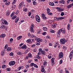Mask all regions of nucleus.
I'll use <instances>...</instances> for the list:
<instances>
[{"instance_id":"obj_1","label":"nucleus","mask_w":73,"mask_h":73,"mask_svg":"<svg viewBox=\"0 0 73 73\" xmlns=\"http://www.w3.org/2000/svg\"><path fill=\"white\" fill-rule=\"evenodd\" d=\"M60 43H61L62 44H65V42H66V40L65 39H61L60 40Z\"/></svg>"},{"instance_id":"obj_2","label":"nucleus","mask_w":73,"mask_h":73,"mask_svg":"<svg viewBox=\"0 0 73 73\" xmlns=\"http://www.w3.org/2000/svg\"><path fill=\"white\" fill-rule=\"evenodd\" d=\"M56 9H57V10L58 12H62V11H64V9H62L60 7H56Z\"/></svg>"},{"instance_id":"obj_3","label":"nucleus","mask_w":73,"mask_h":73,"mask_svg":"<svg viewBox=\"0 0 73 73\" xmlns=\"http://www.w3.org/2000/svg\"><path fill=\"white\" fill-rule=\"evenodd\" d=\"M23 5L24 6V2H21L19 5L18 6V8L19 9L20 8H21V7H23Z\"/></svg>"},{"instance_id":"obj_4","label":"nucleus","mask_w":73,"mask_h":73,"mask_svg":"<svg viewBox=\"0 0 73 73\" xmlns=\"http://www.w3.org/2000/svg\"><path fill=\"white\" fill-rule=\"evenodd\" d=\"M63 56H64V54H63V53H62V52H60L59 54V58H62V57H63Z\"/></svg>"},{"instance_id":"obj_5","label":"nucleus","mask_w":73,"mask_h":73,"mask_svg":"<svg viewBox=\"0 0 73 73\" xmlns=\"http://www.w3.org/2000/svg\"><path fill=\"white\" fill-rule=\"evenodd\" d=\"M15 64V62L14 61H12L10 62L9 63V65H14Z\"/></svg>"},{"instance_id":"obj_6","label":"nucleus","mask_w":73,"mask_h":73,"mask_svg":"<svg viewBox=\"0 0 73 73\" xmlns=\"http://www.w3.org/2000/svg\"><path fill=\"white\" fill-rule=\"evenodd\" d=\"M62 32V30L61 29H60L58 31V35H60V33H61V32Z\"/></svg>"},{"instance_id":"obj_7","label":"nucleus","mask_w":73,"mask_h":73,"mask_svg":"<svg viewBox=\"0 0 73 73\" xmlns=\"http://www.w3.org/2000/svg\"><path fill=\"white\" fill-rule=\"evenodd\" d=\"M2 23L3 24H5V25H8V24L7 21L5 20H4L2 21Z\"/></svg>"},{"instance_id":"obj_8","label":"nucleus","mask_w":73,"mask_h":73,"mask_svg":"<svg viewBox=\"0 0 73 73\" xmlns=\"http://www.w3.org/2000/svg\"><path fill=\"white\" fill-rule=\"evenodd\" d=\"M51 60L52 65H54V58H52Z\"/></svg>"},{"instance_id":"obj_9","label":"nucleus","mask_w":73,"mask_h":73,"mask_svg":"<svg viewBox=\"0 0 73 73\" xmlns=\"http://www.w3.org/2000/svg\"><path fill=\"white\" fill-rule=\"evenodd\" d=\"M42 19H43L44 20H46L47 19V17L45 16V15H44V14H42Z\"/></svg>"},{"instance_id":"obj_10","label":"nucleus","mask_w":73,"mask_h":73,"mask_svg":"<svg viewBox=\"0 0 73 73\" xmlns=\"http://www.w3.org/2000/svg\"><path fill=\"white\" fill-rule=\"evenodd\" d=\"M59 3H61V4H64L65 3V1L64 0H60L59 1Z\"/></svg>"},{"instance_id":"obj_11","label":"nucleus","mask_w":73,"mask_h":73,"mask_svg":"<svg viewBox=\"0 0 73 73\" xmlns=\"http://www.w3.org/2000/svg\"><path fill=\"white\" fill-rule=\"evenodd\" d=\"M1 28V29H4V28H7V27L5 26L4 25H2L0 27Z\"/></svg>"},{"instance_id":"obj_12","label":"nucleus","mask_w":73,"mask_h":73,"mask_svg":"<svg viewBox=\"0 0 73 73\" xmlns=\"http://www.w3.org/2000/svg\"><path fill=\"white\" fill-rule=\"evenodd\" d=\"M0 37L3 38V37H5V34H1L0 36Z\"/></svg>"},{"instance_id":"obj_13","label":"nucleus","mask_w":73,"mask_h":73,"mask_svg":"<svg viewBox=\"0 0 73 73\" xmlns=\"http://www.w3.org/2000/svg\"><path fill=\"white\" fill-rule=\"evenodd\" d=\"M22 49H27V46L26 45H24L22 46L21 48Z\"/></svg>"},{"instance_id":"obj_14","label":"nucleus","mask_w":73,"mask_h":73,"mask_svg":"<svg viewBox=\"0 0 73 73\" xmlns=\"http://www.w3.org/2000/svg\"><path fill=\"white\" fill-rule=\"evenodd\" d=\"M9 15H10V12L9 11H8L6 12V15L7 16H9Z\"/></svg>"},{"instance_id":"obj_15","label":"nucleus","mask_w":73,"mask_h":73,"mask_svg":"<svg viewBox=\"0 0 73 73\" xmlns=\"http://www.w3.org/2000/svg\"><path fill=\"white\" fill-rule=\"evenodd\" d=\"M15 8H16V5H13L12 6V10H13V9H15Z\"/></svg>"},{"instance_id":"obj_16","label":"nucleus","mask_w":73,"mask_h":73,"mask_svg":"<svg viewBox=\"0 0 73 73\" xmlns=\"http://www.w3.org/2000/svg\"><path fill=\"white\" fill-rule=\"evenodd\" d=\"M1 56H4L5 54V51H3L1 52Z\"/></svg>"},{"instance_id":"obj_17","label":"nucleus","mask_w":73,"mask_h":73,"mask_svg":"<svg viewBox=\"0 0 73 73\" xmlns=\"http://www.w3.org/2000/svg\"><path fill=\"white\" fill-rule=\"evenodd\" d=\"M72 7V4H70L67 7V8L69 9V8H71Z\"/></svg>"},{"instance_id":"obj_18","label":"nucleus","mask_w":73,"mask_h":73,"mask_svg":"<svg viewBox=\"0 0 73 73\" xmlns=\"http://www.w3.org/2000/svg\"><path fill=\"white\" fill-rule=\"evenodd\" d=\"M19 18L18 17L15 20V23H17L18 21H19Z\"/></svg>"},{"instance_id":"obj_19","label":"nucleus","mask_w":73,"mask_h":73,"mask_svg":"<svg viewBox=\"0 0 73 73\" xmlns=\"http://www.w3.org/2000/svg\"><path fill=\"white\" fill-rule=\"evenodd\" d=\"M7 51H8V52L9 51H11V50H12L11 49V47H8L7 49Z\"/></svg>"},{"instance_id":"obj_20","label":"nucleus","mask_w":73,"mask_h":73,"mask_svg":"<svg viewBox=\"0 0 73 73\" xmlns=\"http://www.w3.org/2000/svg\"><path fill=\"white\" fill-rule=\"evenodd\" d=\"M34 27H35L34 24H31V25L30 26V28L33 29V28H34Z\"/></svg>"},{"instance_id":"obj_21","label":"nucleus","mask_w":73,"mask_h":73,"mask_svg":"<svg viewBox=\"0 0 73 73\" xmlns=\"http://www.w3.org/2000/svg\"><path fill=\"white\" fill-rule=\"evenodd\" d=\"M28 56L29 57L31 58L32 57V55L31 53H29L28 54Z\"/></svg>"},{"instance_id":"obj_22","label":"nucleus","mask_w":73,"mask_h":73,"mask_svg":"<svg viewBox=\"0 0 73 73\" xmlns=\"http://www.w3.org/2000/svg\"><path fill=\"white\" fill-rule=\"evenodd\" d=\"M17 54L18 55H20V56H21V55H22V53L20 51L17 52Z\"/></svg>"},{"instance_id":"obj_23","label":"nucleus","mask_w":73,"mask_h":73,"mask_svg":"<svg viewBox=\"0 0 73 73\" xmlns=\"http://www.w3.org/2000/svg\"><path fill=\"white\" fill-rule=\"evenodd\" d=\"M30 31L31 32H33V33L34 32H35V30H34V29H32L30 28Z\"/></svg>"},{"instance_id":"obj_24","label":"nucleus","mask_w":73,"mask_h":73,"mask_svg":"<svg viewBox=\"0 0 73 73\" xmlns=\"http://www.w3.org/2000/svg\"><path fill=\"white\" fill-rule=\"evenodd\" d=\"M43 29L44 31H46L47 30V28L45 27H43Z\"/></svg>"},{"instance_id":"obj_25","label":"nucleus","mask_w":73,"mask_h":73,"mask_svg":"<svg viewBox=\"0 0 73 73\" xmlns=\"http://www.w3.org/2000/svg\"><path fill=\"white\" fill-rule=\"evenodd\" d=\"M47 14L49 15H50V16H52V15H53V13L51 12H48V13H47Z\"/></svg>"},{"instance_id":"obj_26","label":"nucleus","mask_w":73,"mask_h":73,"mask_svg":"<svg viewBox=\"0 0 73 73\" xmlns=\"http://www.w3.org/2000/svg\"><path fill=\"white\" fill-rule=\"evenodd\" d=\"M6 65H5V64H3L2 65V68L4 69V68H6Z\"/></svg>"},{"instance_id":"obj_27","label":"nucleus","mask_w":73,"mask_h":73,"mask_svg":"<svg viewBox=\"0 0 73 73\" xmlns=\"http://www.w3.org/2000/svg\"><path fill=\"white\" fill-rule=\"evenodd\" d=\"M46 64H47V62L46 61H44V62L43 63V66H45L46 65Z\"/></svg>"},{"instance_id":"obj_28","label":"nucleus","mask_w":73,"mask_h":73,"mask_svg":"<svg viewBox=\"0 0 73 73\" xmlns=\"http://www.w3.org/2000/svg\"><path fill=\"white\" fill-rule=\"evenodd\" d=\"M36 20L37 22L39 23L40 21V18H38V19H36Z\"/></svg>"},{"instance_id":"obj_29","label":"nucleus","mask_w":73,"mask_h":73,"mask_svg":"<svg viewBox=\"0 0 73 73\" xmlns=\"http://www.w3.org/2000/svg\"><path fill=\"white\" fill-rule=\"evenodd\" d=\"M39 38L37 37L35 38V40L36 41H37V42H38V40H39Z\"/></svg>"},{"instance_id":"obj_30","label":"nucleus","mask_w":73,"mask_h":73,"mask_svg":"<svg viewBox=\"0 0 73 73\" xmlns=\"http://www.w3.org/2000/svg\"><path fill=\"white\" fill-rule=\"evenodd\" d=\"M21 38H22V36H19L18 37H17V39L19 40H20V39H21Z\"/></svg>"},{"instance_id":"obj_31","label":"nucleus","mask_w":73,"mask_h":73,"mask_svg":"<svg viewBox=\"0 0 73 73\" xmlns=\"http://www.w3.org/2000/svg\"><path fill=\"white\" fill-rule=\"evenodd\" d=\"M16 16H17L15 15L13 16L12 18V19H13V20H15V18H16Z\"/></svg>"},{"instance_id":"obj_32","label":"nucleus","mask_w":73,"mask_h":73,"mask_svg":"<svg viewBox=\"0 0 73 73\" xmlns=\"http://www.w3.org/2000/svg\"><path fill=\"white\" fill-rule=\"evenodd\" d=\"M54 3L53 2L50 3H49V5H51L52 6H53V5H54Z\"/></svg>"},{"instance_id":"obj_33","label":"nucleus","mask_w":73,"mask_h":73,"mask_svg":"<svg viewBox=\"0 0 73 73\" xmlns=\"http://www.w3.org/2000/svg\"><path fill=\"white\" fill-rule=\"evenodd\" d=\"M10 4V3L9 2H7L6 3H5V5H9Z\"/></svg>"},{"instance_id":"obj_34","label":"nucleus","mask_w":73,"mask_h":73,"mask_svg":"<svg viewBox=\"0 0 73 73\" xmlns=\"http://www.w3.org/2000/svg\"><path fill=\"white\" fill-rule=\"evenodd\" d=\"M69 28H70V24H68L67 25V29L68 30H69Z\"/></svg>"},{"instance_id":"obj_35","label":"nucleus","mask_w":73,"mask_h":73,"mask_svg":"<svg viewBox=\"0 0 73 73\" xmlns=\"http://www.w3.org/2000/svg\"><path fill=\"white\" fill-rule=\"evenodd\" d=\"M44 70H45L44 68L43 67L41 70V72H44Z\"/></svg>"},{"instance_id":"obj_36","label":"nucleus","mask_w":73,"mask_h":73,"mask_svg":"<svg viewBox=\"0 0 73 73\" xmlns=\"http://www.w3.org/2000/svg\"><path fill=\"white\" fill-rule=\"evenodd\" d=\"M36 19H37L40 18V17L38 16V15H36L35 17Z\"/></svg>"},{"instance_id":"obj_37","label":"nucleus","mask_w":73,"mask_h":73,"mask_svg":"<svg viewBox=\"0 0 73 73\" xmlns=\"http://www.w3.org/2000/svg\"><path fill=\"white\" fill-rule=\"evenodd\" d=\"M50 10L49 9V8H48L47 9V13H48V12H50Z\"/></svg>"},{"instance_id":"obj_38","label":"nucleus","mask_w":73,"mask_h":73,"mask_svg":"<svg viewBox=\"0 0 73 73\" xmlns=\"http://www.w3.org/2000/svg\"><path fill=\"white\" fill-rule=\"evenodd\" d=\"M13 39L12 38H11L10 40V42L11 43L12 42V41H13Z\"/></svg>"},{"instance_id":"obj_39","label":"nucleus","mask_w":73,"mask_h":73,"mask_svg":"<svg viewBox=\"0 0 73 73\" xmlns=\"http://www.w3.org/2000/svg\"><path fill=\"white\" fill-rule=\"evenodd\" d=\"M48 57L49 59H50L52 58V56H51V55H49L48 56Z\"/></svg>"},{"instance_id":"obj_40","label":"nucleus","mask_w":73,"mask_h":73,"mask_svg":"<svg viewBox=\"0 0 73 73\" xmlns=\"http://www.w3.org/2000/svg\"><path fill=\"white\" fill-rule=\"evenodd\" d=\"M34 67H35L36 68H38V66H37V65L35 64H34Z\"/></svg>"},{"instance_id":"obj_41","label":"nucleus","mask_w":73,"mask_h":73,"mask_svg":"<svg viewBox=\"0 0 73 73\" xmlns=\"http://www.w3.org/2000/svg\"><path fill=\"white\" fill-rule=\"evenodd\" d=\"M16 0H14V1L12 3V4H15V3H16Z\"/></svg>"},{"instance_id":"obj_42","label":"nucleus","mask_w":73,"mask_h":73,"mask_svg":"<svg viewBox=\"0 0 73 73\" xmlns=\"http://www.w3.org/2000/svg\"><path fill=\"white\" fill-rule=\"evenodd\" d=\"M65 19V17H59V19L60 20H62V19Z\"/></svg>"},{"instance_id":"obj_43","label":"nucleus","mask_w":73,"mask_h":73,"mask_svg":"<svg viewBox=\"0 0 73 73\" xmlns=\"http://www.w3.org/2000/svg\"><path fill=\"white\" fill-rule=\"evenodd\" d=\"M30 17L31 19H34V18H35V17H34L33 15H32Z\"/></svg>"},{"instance_id":"obj_44","label":"nucleus","mask_w":73,"mask_h":73,"mask_svg":"<svg viewBox=\"0 0 73 73\" xmlns=\"http://www.w3.org/2000/svg\"><path fill=\"white\" fill-rule=\"evenodd\" d=\"M70 56H73V50L70 52Z\"/></svg>"},{"instance_id":"obj_45","label":"nucleus","mask_w":73,"mask_h":73,"mask_svg":"<svg viewBox=\"0 0 73 73\" xmlns=\"http://www.w3.org/2000/svg\"><path fill=\"white\" fill-rule=\"evenodd\" d=\"M38 52H42V49L41 48H39L38 50Z\"/></svg>"},{"instance_id":"obj_46","label":"nucleus","mask_w":73,"mask_h":73,"mask_svg":"<svg viewBox=\"0 0 73 73\" xmlns=\"http://www.w3.org/2000/svg\"><path fill=\"white\" fill-rule=\"evenodd\" d=\"M42 39L39 38V39L38 42H42Z\"/></svg>"},{"instance_id":"obj_47","label":"nucleus","mask_w":73,"mask_h":73,"mask_svg":"<svg viewBox=\"0 0 73 73\" xmlns=\"http://www.w3.org/2000/svg\"><path fill=\"white\" fill-rule=\"evenodd\" d=\"M62 32L63 33V34H65V31L64 30H62Z\"/></svg>"},{"instance_id":"obj_48","label":"nucleus","mask_w":73,"mask_h":73,"mask_svg":"<svg viewBox=\"0 0 73 73\" xmlns=\"http://www.w3.org/2000/svg\"><path fill=\"white\" fill-rule=\"evenodd\" d=\"M36 45H40V42H37L36 43Z\"/></svg>"},{"instance_id":"obj_49","label":"nucleus","mask_w":73,"mask_h":73,"mask_svg":"<svg viewBox=\"0 0 73 73\" xmlns=\"http://www.w3.org/2000/svg\"><path fill=\"white\" fill-rule=\"evenodd\" d=\"M33 5H36V4H37V3H36V2L35 1L33 2Z\"/></svg>"},{"instance_id":"obj_50","label":"nucleus","mask_w":73,"mask_h":73,"mask_svg":"<svg viewBox=\"0 0 73 73\" xmlns=\"http://www.w3.org/2000/svg\"><path fill=\"white\" fill-rule=\"evenodd\" d=\"M36 45H35V44H33L31 46L32 47V48H34V47Z\"/></svg>"},{"instance_id":"obj_51","label":"nucleus","mask_w":73,"mask_h":73,"mask_svg":"<svg viewBox=\"0 0 73 73\" xmlns=\"http://www.w3.org/2000/svg\"><path fill=\"white\" fill-rule=\"evenodd\" d=\"M50 32H51V33H54V32H55V31H54L52 30L50 31Z\"/></svg>"},{"instance_id":"obj_52","label":"nucleus","mask_w":73,"mask_h":73,"mask_svg":"<svg viewBox=\"0 0 73 73\" xmlns=\"http://www.w3.org/2000/svg\"><path fill=\"white\" fill-rule=\"evenodd\" d=\"M10 56H13V52H11L10 53Z\"/></svg>"},{"instance_id":"obj_53","label":"nucleus","mask_w":73,"mask_h":73,"mask_svg":"<svg viewBox=\"0 0 73 73\" xmlns=\"http://www.w3.org/2000/svg\"><path fill=\"white\" fill-rule=\"evenodd\" d=\"M6 70H7V71H8V72H9V71H10V70H11V69L9 68H8L6 69Z\"/></svg>"},{"instance_id":"obj_54","label":"nucleus","mask_w":73,"mask_h":73,"mask_svg":"<svg viewBox=\"0 0 73 73\" xmlns=\"http://www.w3.org/2000/svg\"><path fill=\"white\" fill-rule=\"evenodd\" d=\"M41 53H42V54H45V51H42L41 52Z\"/></svg>"},{"instance_id":"obj_55","label":"nucleus","mask_w":73,"mask_h":73,"mask_svg":"<svg viewBox=\"0 0 73 73\" xmlns=\"http://www.w3.org/2000/svg\"><path fill=\"white\" fill-rule=\"evenodd\" d=\"M15 13H12L11 15V17H12L14 15Z\"/></svg>"},{"instance_id":"obj_56","label":"nucleus","mask_w":73,"mask_h":73,"mask_svg":"<svg viewBox=\"0 0 73 73\" xmlns=\"http://www.w3.org/2000/svg\"><path fill=\"white\" fill-rule=\"evenodd\" d=\"M30 41H31V39H28L27 41V42H30Z\"/></svg>"},{"instance_id":"obj_57","label":"nucleus","mask_w":73,"mask_h":73,"mask_svg":"<svg viewBox=\"0 0 73 73\" xmlns=\"http://www.w3.org/2000/svg\"><path fill=\"white\" fill-rule=\"evenodd\" d=\"M7 48H8V45H7V44H6L5 46V48L7 49Z\"/></svg>"},{"instance_id":"obj_58","label":"nucleus","mask_w":73,"mask_h":73,"mask_svg":"<svg viewBox=\"0 0 73 73\" xmlns=\"http://www.w3.org/2000/svg\"><path fill=\"white\" fill-rule=\"evenodd\" d=\"M62 63V60H61L60 61V64H61Z\"/></svg>"},{"instance_id":"obj_59","label":"nucleus","mask_w":73,"mask_h":73,"mask_svg":"<svg viewBox=\"0 0 73 73\" xmlns=\"http://www.w3.org/2000/svg\"><path fill=\"white\" fill-rule=\"evenodd\" d=\"M61 15L62 16H64V13L62 12L61 13Z\"/></svg>"},{"instance_id":"obj_60","label":"nucleus","mask_w":73,"mask_h":73,"mask_svg":"<svg viewBox=\"0 0 73 73\" xmlns=\"http://www.w3.org/2000/svg\"><path fill=\"white\" fill-rule=\"evenodd\" d=\"M27 1L29 3H31V0H27Z\"/></svg>"},{"instance_id":"obj_61","label":"nucleus","mask_w":73,"mask_h":73,"mask_svg":"<svg viewBox=\"0 0 73 73\" xmlns=\"http://www.w3.org/2000/svg\"><path fill=\"white\" fill-rule=\"evenodd\" d=\"M29 64H27L26 65V68H29Z\"/></svg>"},{"instance_id":"obj_62","label":"nucleus","mask_w":73,"mask_h":73,"mask_svg":"<svg viewBox=\"0 0 73 73\" xmlns=\"http://www.w3.org/2000/svg\"><path fill=\"white\" fill-rule=\"evenodd\" d=\"M56 20H60V18H55Z\"/></svg>"},{"instance_id":"obj_63","label":"nucleus","mask_w":73,"mask_h":73,"mask_svg":"<svg viewBox=\"0 0 73 73\" xmlns=\"http://www.w3.org/2000/svg\"><path fill=\"white\" fill-rule=\"evenodd\" d=\"M27 70H28V69H25L24 70V72H27Z\"/></svg>"},{"instance_id":"obj_64","label":"nucleus","mask_w":73,"mask_h":73,"mask_svg":"<svg viewBox=\"0 0 73 73\" xmlns=\"http://www.w3.org/2000/svg\"><path fill=\"white\" fill-rule=\"evenodd\" d=\"M65 72L66 73H69V71L67 70H65Z\"/></svg>"}]
</instances>
